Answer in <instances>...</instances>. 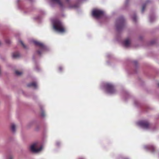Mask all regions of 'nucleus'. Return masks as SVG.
<instances>
[{
  "label": "nucleus",
  "instance_id": "obj_16",
  "mask_svg": "<svg viewBox=\"0 0 159 159\" xmlns=\"http://www.w3.org/2000/svg\"><path fill=\"white\" fill-rule=\"evenodd\" d=\"M133 20L134 21H135L137 19V17L135 15H134L132 17Z\"/></svg>",
  "mask_w": 159,
  "mask_h": 159
},
{
  "label": "nucleus",
  "instance_id": "obj_25",
  "mask_svg": "<svg viewBox=\"0 0 159 159\" xmlns=\"http://www.w3.org/2000/svg\"><path fill=\"white\" fill-rule=\"evenodd\" d=\"M70 8H72V7L71 6V5H70Z\"/></svg>",
  "mask_w": 159,
  "mask_h": 159
},
{
  "label": "nucleus",
  "instance_id": "obj_21",
  "mask_svg": "<svg viewBox=\"0 0 159 159\" xmlns=\"http://www.w3.org/2000/svg\"><path fill=\"white\" fill-rule=\"evenodd\" d=\"M59 70L61 71L62 70V67L61 66H60L59 68Z\"/></svg>",
  "mask_w": 159,
  "mask_h": 159
},
{
  "label": "nucleus",
  "instance_id": "obj_26",
  "mask_svg": "<svg viewBox=\"0 0 159 159\" xmlns=\"http://www.w3.org/2000/svg\"><path fill=\"white\" fill-rule=\"evenodd\" d=\"M67 2H69V0H66Z\"/></svg>",
  "mask_w": 159,
  "mask_h": 159
},
{
  "label": "nucleus",
  "instance_id": "obj_20",
  "mask_svg": "<svg viewBox=\"0 0 159 159\" xmlns=\"http://www.w3.org/2000/svg\"><path fill=\"white\" fill-rule=\"evenodd\" d=\"M60 144V143L59 142H57L56 143V145L57 146H58Z\"/></svg>",
  "mask_w": 159,
  "mask_h": 159
},
{
  "label": "nucleus",
  "instance_id": "obj_22",
  "mask_svg": "<svg viewBox=\"0 0 159 159\" xmlns=\"http://www.w3.org/2000/svg\"><path fill=\"white\" fill-rule=\"evenodd\" d=\"M41 116H44V115L43 114V113H42V114H41Z\"/></svg>",
  "mask_w": 159,
  "mask_h": 159
},
{
  "label": "nucleus",
  "instance_id": "obj_7",
  "mask_svg": "<svg viewBox=\"0 0 159 159\" xmlns=\"http://www.w3.org/2000/svg\"><path fill=\"white\" fill-rule=\"evenodd\" d=\"M124 22V19L123 17L119 18L116 21V26L118 30L120 28L122 27Z\"/></svg>",
  "mask_w": 159,
  "mask_h": 159
},
{
  "label": "nucleus",
  "instance_id": "obj_17",
  "mask_svg": "<svg viewBox=\"0 0 159 159\" xmlns=\"http://www.w3.org/2000/svg\"><path fill=\"white\" fill-rule=\"evenodd\" d=\"M145 4H144L143 5V7H142V12H143L144 11V8L145 7Z\"/></svg>",
  "mask_w": 159,
  "mask_h": 159
},
{
  "label": "nucleus",
  "instance_id": "obj_12",
  "mask_svg": "<svg viewBox=\"0 0 159 159\" xmlns=\"http://www.w3.org/2000/svg\"><path fill=\"white\" fill-rule=\"evenodd\" d=\"M20 56V54L17 52H15L12 55V57L14 58H16L19 57Z\"/></svg>",
  "mask_w": 159,
  "mask_h": 159
},
{
  "label": "nucleus",
  "instance_id": "obj_11",
  "mask_svg": "<svg viewBox=\"0 0 159 159\" xmlns=\"http://www.w3.org/2000/svg\"><path fill=\"white\" fill-rule=\"evenodd\" d=\"M28 87H33L34 88H36L37 84L35 82H33L27 85Z\"/></svg>",
  "mask_w": 159,
  "mask_h": 159
},
{
  "label": "nucleus",
  "instance_id": "obj_23",
  "mask_svg": "<svg viewBox=\"0 0 159 159\" xmlns=\"http://www.w3.org/2000/svg\"><path fill=\"white\" fill-rule=\"evenodd\" d=\"M78 159H84L82 157H80V158H79Z\"/></svg>",
  "mask_w": 159,
  "mask_h": 159
},
{
  "label": "nucleus",
  "instance_id": "obj_6",
  "mask_svg": "<svg viewBox=\"0 0 159 159\" xmlns=\"http://www.w3.org/2000/svg\"><path fill=\"white\" fill-rule=\"evenodd\" d=\"M137 125L142 128L147 129L149 128V122L146 120H141L136 123Z\"/></svg>",
  "mask_w": 159,
  "mask_h": 159
},
{
  "label": "nucleus",
  "instance_id": "obj_9",
  "mask_svg": "<svg viewBox=\"0 0 159 159\" xmlns=\"http://www.w3.org/2000/svg\"><path fill=\"white\" fill-rule=\"evenodd\" d=\"M131 43V39L130 37L127 38L123 42V44L126 47H129L130 46Z\"/></svg>",
  "mask_w": 159,
  "mask_h": 159
},
{
  "label": "nucleus",
  "instance_id": "obj_5",
  "mask_svg": "<svg viewBox=\"0 0 159 159\" xmlns=\"http://www.w3.org/2000/svg\"><path fill=\"white\" fill-rule=\"evenodd\" d=\"M39 144L38 143H35L32 144L30 147V150L32 152L34 153L38 152L40 151L42 149V147L40 146Z\"/></svg>",
  "mask_w": 159,
  "mask_h": 159
},
{
  "label": "nucleus",
  "instance_id": "obj_13",
  "mask_svg": "<svg viewBox=\"0 0 159 159\" xmlns=\"http://www.w3.org/2000/svg\"><path fill=\"white\" fill-rule=\"evenodd\" d=\"M11 129L12 131L14 132L16 131V126L14 124H12L11 126Z\"/></svg>",
  "mask_w": 159,
  "mask_h": 159
},
{
  "label": "nucleus",
  "instance_id": "obj_18",
  "mask_svg": "<svg viewBox=\"0 0 159 159\" xmlns=\"http://www.w3.org/2000/svg\"><path fill=\"white\" fill-rule=\"evenodd\" d=\"M152 18L153 19H154L155 17H154V16H153V17H150V21L151 22H152L153 20H152Z\"/></svg>",
  "mask_w": 159,
  "mask_h": 159
},
{
  "label": "nucleus",
  "instance_id": "obj_8",
  "mask_svg": "<svg viewBox=\"0 0 159 159\" xmlns=\"http://www.w3.org/2000/svg\"><path fill=\"white\" fill-rule=\"evenodd\" d=\"M50 4L52 6H53L54 4H57L61 7L62 6L61 0H51Z\"/></svg>",
  "mask_w": 159,
  "mask_h": 159
},
{
  "label": "nucleus",
  "instance_id": "obj_15",
  "mask_svg": "<svg viewBox=\"0 0 159 159\" xmlns=\"http://www.w3.org/2000/svg\"><path fill=\"white\" fill-rule=\"evenodd\" d=\"M20 42L21 44H22V46L24 48H26V46L25 45V44H24V43H23V42H22V41L20 40Z\"/></svg>",
  "mask_w": 159,
  "mask_h": 159
},
{
  "label": "nucleus",
  "instance_id": "obj_3",
  "mask_svg": "<svg viewBox=\"0 0 159 159\" xmlns=\"http://www.w3.org/2000/svg\"><path fill=\"white\" fill-rule=\"evenodd\" d=\"M104 15V11L101 10L95 9L93 10L92 11V15L96 19H98L101 18Z\"/></svg>",
  "mask_w": 159,
  "mask_h": 159
},
{
  "label": "nucleus",
  "instance_id": "obj_1",
  "mask_svg": "<svg viewBox=\"0 0 159 159\" xmlns=\"http://www.w3.org/2000/svg\"><path fill=\"white\" fill-rule=\"evenodd\" d=\"M52 22L54 29L57 32L63 33L66 31L62 23L57 20H52Z\"/></svg>",
  "mask_w": 159,
  "mask_h": 159
},
{
  "label": "nucleus",
  "instance_id": "obj_10",
  "mask_svg": "<svg viewBox=\"0 0 159 159\" xmlns=\"http://www.w3.org/2000/svg\"><path fill=\"white\" fill-rule=\"evenodd\" d=\"M144 148L146 150H153L154 149V147L152 145H146L144 146Z\"/></svg>",
  "mask_w": 159,
  "mask_h": 159
},
{
  "label": "nucleus",
  "instance_id": "obj_2",
  "mask_svg": "<svg viewBox=\"0 0 159 159\" xmlns=\"http://www.w3.org/2000/svg\"><path fill=\"white\" fill-rule=\"evenodd\" d=\"M102 88L108 94H113L116 92L114 86L111 83H104L102 86Z\"/></svg>",
  "mask_w": 159,
  "mask_h": 159
},
{
  "label": "nucleus",
  "instance_id": "obj_4",
  "mask_svg": "<svg viewBox=\"0 0 159 159\" xmlns=\"http://www.w3.org/2000/svg\"><path fill=\"white\" fill-rule=\"evenodd\" d=\"M33 41L36 45L38 46L39 47L40 50L37 52L39 55H41L42 52H44L46 50V47L43 43L36 41L33 40Z\"/></svg>",
  "mask_w": 159,
  "mask_h": 159
},
{
  "label": "nucleus",
  "instance_id": "obj_14",
  "mask_svg": "<svg viewBox=\"0 0 159 159\" xmlns=\"http://www.w3.org/2000/svg\"><path fill=\"white\" fill-rule=\"evenodd\" d=\"M16 74L18 75H20L21 74H22V73L21 72L19 71H16Z\"/></svg>",
  "mask_w": 159,
  "mask_h": 159
},
{
  "label": "nucleus",
  "instance_id": "obj_27",
  "mask_svg": "<svg viewBox=\"0 0 159 159\" xmlns=\"http://www.w3.org/2000/svg\"><path fill=\"white\" fill-rule=\"evenodd\" d=\"M158 85L159 87V83L158 84Z\"/></svg>",
  "mask_w": 159,
  "mask_h": 159
},
{
  "label": "nucleus",
  "instance_id": "obj_24",
  "mask_svg": "<svg viewBox=\"0 0 159 159\" xmlns=\"http://www.w3.org/2000/svg\"><path fill=\"white\" fill-rule=\"evenodd\" d=\"M78 7V6L75 5L74 6V7Z\"/></svg>",
  "mask_w": 159,
  "mask_h": 159
},
{
  "label": "nucleus",
  "instance_id": "obj_19",
  "mask_svg": "<svg viewBox=\"0 0 159 159\" xmlns=\"http://www.w3.org/2000/svg\"><path fill=\"white\" fill-rule=\"evenodd\" d=\"M6 42L8 44L10 43V41L9 39H7L6 40Z\"/></svg>",
  "mask_w": 159,
  "mask_h": 159
}]
</instances>
